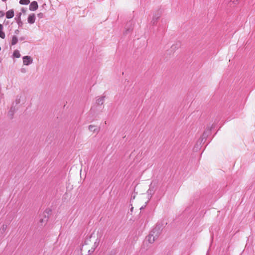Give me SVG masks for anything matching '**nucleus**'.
Masks as SVG:
<instances>
[{
  "instance_id": "f8f14e48",
  "label": "nucleus",
  "mask_w": 255,
  "mask_h": 255,
  "mask_svg": "<svg viewBox=\"0 0 255 255\" xmlns=\"http://www.w3.org/2000/svg\"><path fill=\"white\" fill-rule=\"evenodd\" d=\"M13 15H14L13 11H11V10H9L7 12L6 16H13Z\"/></svg>"
},
{
  "instance_id": "f03ea898",
  "label": "nucleus",
  "mask_w": 255,
  "mask_h": 255,
  "mask_svg": "<svg viewBox=\"0 0 255 255\" xmlns=\"http://www.w3.org/2000/svg\"><path fill=\"white\" fill-rule=\"evenodd\" d=\"M88 129L92 133L97 134L100 131V128L95 125H90L88 127Z\"/></svg>"
},
{
  "instance_id": "423d86ee",
  "label": "nucleus",
  "mask_w": 255,
  "mask_h": 255,
  "mask_svg": "<svg viewBox=\"0 0 255 255\" xmlns=\"http://www.w3.org/2000/svg\"><path fill=\"white\" fill-rule=\"evenodd\" d=\"M147 240L149 243L152 244L155 241V236L152 234H150L147 237Z\"/></svg>"
},
{
  "instance_id": "f257e3e1",
  "label": "nucleus",
  "mask_w": 255,
  "mask_h": 255,
  "mask_svg": "<svg viewBox=\"0 0 255 255\" xmlns=\"http://www.w3.org/2000/svg\"><path fill=\"white\" fill-rule=\"evenodd\" d=\"M102 237V233L99 231H95L91 234L90 241L92 244L91 248L92 252H93L99 245Z\"/></svg>"
},
{
  "instance_id": "6e6552de",
  "label": "nucleus",
  "mask_w": 255,
  "mask_h": 255,
  "mask_svg": "<svg viewBox=\"0 0 255 255\" xmlns=\"http://www.w3.org/2000/svg\"><path fill=\"white\" fill-rule=\"evenodd\" d=\"M2 26L1 24H0V37L1 38H4L5 37V34L2 31Z\"/></svg>"
},
{
  "instance_id": "ddd939ff",
  "label": "nucleus",
  "mask_w": 255,
  "mask_h": 255,
  "mask_svg": "<svg viewBox=\"0 0 255 255\" xmlns=\"http://www.w3.org/2000/svg\"><path fill=\"white\" fill-rule=\"evenodd\" d=\"M146 206V202H144L143 204L141 206H138V207H139L140 209H141L143 208Z\"/></svg>"
},
{
  "instance_id": "20e7f679",
  "label": "nucleus",
  "mask_w": 255,
  "mask_h": 255,
  "mask_svg": "<svg viewBox=\"0 0 255 255\" xmlns=\"http://www.w3.org/2000/svg\"><path fill=\"white\" fill-rule=\"evenodd\" d=\"M38 6V3L36 1H32L29 5V9L34 11L37 9Z\"/></svg>"
},
{
  "instance_id": "7ed1b4c3",
  "label": "nucleus",
  "mask_w": 255,
  "mask_h": 255,
  "mask_svg": "<svg viewBox=\"0 0 255 255\" xmlns=\"http://www.w3.org/2000/svg\"><path fill=\"white\" fill-rule=\"evenodd\" d=\"M33 60L29 56H25L23 57V63L25 65H28L32 63Z\"/></svg>"
},
{
  "instance_id": "39448f33",
  "label": "nucleus",
  "mask_w": 255,
  "mask_h": 255,
  "mask_svg": "<svg viewBox=\"0 0 255 255\" xmlns=\"http://www.w3.org/2000/svg\"><path fill=\"white\" fill-rule=\"evenodd\" d=\"M48 221V217L46 216H44L43 218L39 220V224L40 226H44L46 225Z\"/></svg>"
},
{
  "instance_id": "9d476101",
  "label": "nucleus",
  "mask_w": 255,
  "mask_h": 255,
  "mask_svg": "<svg viewBox=\"0 0 255 255\" xmlns=\"http://www.w3.org/2000/svg\"><path fill=\"white\" fill-rule=\"evenodd\" d=\"M13 56L16 58H19L20 57V54L19 51L17 50H14L13 52Z\"/></svg>"
},
{
  "instance_id": "4468645a",
  "label": "nucleus",
  "mask_w": 255,
  "mask_h": 255,
  "mask_svg": "<svg viewBox=\"0 0 255 255\" xmlns=\"http://www.w3.org/2000/svg\"><path fill=\"white\" fill-rule=\"evenodd\" d=\"M7 17L9 18H11L12 17L8 16V17Z\"/></svg>"
},
{
  "instance_id": "0eeeda50",
  "label": "nucleus",
  "mask_w": 255,
  "mask_h": 255,
  "mask_svg": "<svg viewBox=\"0 0 255 255\" xmlns=\"http://www.w3.org/2000/svg\"><path fill=\"white\" fill-rule=\"evenodd\" d=\"M17 37L15 35L13 36L11 40V45H15L17 42Z\"/></svg>"
},
{
  "instance_id": "9b49d317",
  "label": "nucleus",
  "mask_w": 255,
  "mask_h": 255,
  "mask_svg": "<svg viewBox=\"0 0 255 255\" xmlns=\"http://www.w3.org/2000/svg\"><path fill=\"white\" fill-rule=\"evenodd\" d=\"M35 21L34 17H28V22L30 23H33Z\"/></svg>"
},
{
  "instance_id": "1a4fd4ad",
  "label": "nucleus",
  "mask_w": 255,
  "mask_h": 255,
  "mask_svg": "<svg viewBox=\"0 0 255 255\" xmlns=\"http://www.w3.org/2000/svg\"><path fill=\"white\" fill-rule=\"evenodd\" d=\"M19 3L21 4L27 5L30 3L29 0H20Z\"/></svg>"
}]
</instances>
